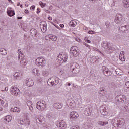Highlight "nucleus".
I'll list each match as a JSON object with an SVG mask.
<instances>
[{
  "label": "nucleus",
  "mask_w": 129,
  "mask_h": 129,
  "mask_svg": "<svg viewBox=\"0 0 129 129\" xmlns=\"http://www.w3.org/2000/svg\"><path fill=\"white\" fill-rule=\"evenodd\" d=\"M122 3L123 6L125 9H128L129 8V0H123Z\"/></svg>",
  "instance_id": "22"
},
{
  "label": "nucleus",
  "mask_w": 129,
  "mask_h": 129,
  "mask_svg": "<svg viewBox=\"0 0 129 129\" xmlns=\"http://www.w3.org/2000/svg\"><path fill=\"white\" fill-rule=\"evenodd\" d=\"M36 108L40 110V111H43L45 110L46 108V102L44 100H41L38 102L36 104Z\"/></svg>",
  "instance_id": "2"
},
{
  "label": "nucleus",
  "mask_w": 129,
  "mask_h": 129,
  "mask_svg": "<svg viewBox=\"0 0 129 129\" xmlns=\"http://www.w3.org/2000/svg\"><path fill=\"white\" fill-rule=\"evenodd\" d=\"M19 89L16 87H12L10 89V92H11V94L13 92H15V91L18 90Z\"/></svg>",
  "instance_id": "32"
},
{
  "label": "nucleus",
  "mask_w": 129,
  "mask_h": 129,
  "mask_svg": "<svg viewBox=\"0 0 129 129\" xmlns=\"http://www.w3.org/2000/svg\"><path fill=\"white\" fill-rule=\"evenodd\" d=\"M12 119H13V117L11 116H6L5 117L4 120L7 122H10Z\"/></svg>",
  "instance_id": "25"
},
{
  "label": "nucleus",
  "mask_w": 129,
  "mask_h": 129,
  "mask_svg": "<svg viewBox=\"0 0 129 129\" xmlns=\"http://www.w3.org/2000/svg\"><path fill=\"white\" fill-rule=\"evenodd\" d=\"M35 63L37 66H41V67H43V66L46 64V60L43 57H38L36 59Z\"/></svg>",
  "instance_id": "5"
},
{
  "label": "nucleus",
  "mask_w": 129,
  "mask_h": 129,
  "mask_svg": "<svg viewBox=\"0 0 129 129\" xmlns=\"http://www.w3.org/2000/svg\"><path fill=\"white\" fill-rule=\"evenodd\" d=\"M39 4H40V5L41 6L42 8H44V7H45V4H44V3H43V2H40Z\"/></svg>",
  "instance_id": "43"
},
{
  "label": "nucleus",
  "mask_w": 129,
  "mask_h": 129,
  "mask_svg": "<svg viewBox=\"0 0 129 129\" xmlns=\"http://www.w3.org/2000/svg\"><path fill=\"white\" fill-rule=\"evenodd\" d=\"M99 125H101V126H104V125H106V124H108V122H102V121H99L98 122Z\"/></svg>",
  "instance_id": "31"
},
{
  "label": "nucleus",
  "mask_w": 129,
  "mask_h": 129,
  "mask_svg": "<svg viewBox=\"0 0 129 129\" xmlns=\"http://www.w3.org/2000/svg\"><path fill=\"white\" fill-rule=\"evenodd\" d=\"M60 28H64L65 27V25H64V24H60Z\"/></svg>",
  "instance_id": "54"
},
{
  "label": "nucleus",
  "mask_w": 129,
  "mask_h": 129,
  "mask_svg": "<svg viewBox=\"0 0 129 129\" xmlns=\"http://www.w3.org/2000/svg\"><path fill=\"white\" fill-rule=\"evenodd\" d=\"M51 24H52V25H53V26H55V27H56V28H58V27H57V25H56V24H54V23L50 22Z\"/></svg>",
  "instance_id": "56"
},
{
  "label": "nucleus",
  "mask_w": 129,
  "mask_h": 129,
  "mask_svg": "<svg viewBox=\"0 0 129 129\" xmlns=\"http://www.w3.org/2000/svg\"><path fill=\"white\" fill-rule=\"evenodd\" d=\"M104 91H105V88L101 87L99 88L98 93L100 94V96H104V95H105V93H104Z\"/></svg>",
  "instance_id": "16"
},
{
  "label": "nucleus",
  "mask_w": 129,
  "mask_h": 129,
  "mask_svg": "<svg viewBox=\"0 0 129 129\" xmlns=\"http://www.w3.org/2000/svg\"><path fill=\"white\" fill-rule=\"evenodd\" d=\"M50 41H53V42H55V41H57V38H53L51 37Z\"/></svg>",
  "instance_id": "46"
},
{
  "label": "nucleus",
  "mask_w": 129,
  "mask_h": 129,
  "mask_svg": "<svg viewBox=\"0 0 129 129\" xmlns=\"http://www.w3.org/2000/svg\"><path fill=\"white\" fill-rule=\"evenodd\" d=\"M47 83L51 86H56L59 83V80L51 77L48 80Z\"/></svg>",
  "instance_id": "4"
},
{
  "label": "nucleus",
  "mask_w": 129,
  "mask_h": 129,
  "mask_svg": "<svg viewBox=\"0 0 129 129\" xmlns=\"http://www.w3.org/2000/svg\"><path fill=\"white\" fill-rule=\"evenodd\" d=\"M11 111H12L13 112H20L21 109L17 107H14V108L11 109Z\"/></svg>",
  "instance_id": "23"
},
{
  "label": "nucleus",
  "mask_w": 129,
  "mask_h": 129,
  "mask_svg": "<svg viewBox=\"0 0 129 129\" xmlns=\"http://www.w3.org/2000/svg\"><path fill=\"white\" fill-rule=\"evenodd\" d=\"M7 14L9 17H13V16H15V11L12 10L11 8H9L7 10Z\"/></svg>",
  "instance_id": "18"
},
{
  "label": "nucleus",
  "mask_w": 129,
  "mask_h": 129,
  "mask_svg": "<svg viewBox=\"0 0 129 129\" xmlns=\"http://www.w3.org/2000/svg\"><path fill=\"white\" fill-rule=\"evenodd\" d=\"M112 122H113L114 127H122L125 123V121L122 118H115L112 120Z\"/></svg>",
  "instance_id": "1"
},
{
  "label": "nucleus",
  "mask_w": 129,
  "mask_h": 129,
  "mask_svg": "<svg viewBox=\"0 0 129 129\" xmlns=\"http://www.w3.org/2000/svg\"><path fill=\"white\" fill-rule=\"evenodd\" d=\"M70 85H71V84H70V83H66L65 84V86H70Z\"/></svg>",
  "instance_id": "50"
},
{
  "label": "nucleus",
  "mask_w": 129,
  "mask_h": 129,
  "mask_svg": "<svg viewBox=\"0 0 129 129\" xmlns=\"http://www.w3.org/2000/svg\"><path fill=\"white\" fill-rule=\"evenodd\" d=\"M0 101L1 103V105L5 108H7L8 107L9 104L8 103V101L5 100L4 99H1Z\"/></svg>",
  "instance_id": "14"
},
{
  "label": "nucleus",
  "mask_w": 129,
  "mask_h": 129,
  "mask_svg": "<svg viewBox=\"0 0 129 129\" xmlns=\"http://www.w3.org/2000/svg\"><path fill=\"white\" fill-rule=\"evenodd\" d=\"M47 117H48V118H51V117H52V116H51L50 114H48L47 115Z\"/></svg>",
  "instance_id": "52"
},
{
  "label": "nucleus",
  "mask_w": 129,
  "mask_h": 129,
  "mask_svg": "<svg viewBox=\"0 0 129 129\" xmlns=\"http://www.w3.org/2000/svg\"><path fill=\"white\" fill-rule=\"evenodd\" d=\"M20 90H16V91H14V92H13L11 94H12V95H15L17 96L19 94H20Z\"/></svg>",
  "instance_id": "35"
},
{
  "label": "nucleus",
  "mask_w": 129,
  "mask_h": 129,
  "mask_svg": "<svg viewBox=\"0 0 129 129\" xmlns=\"http://www.w3.org/2000/svg\"><path fill=\"white\" fill-rule=\"evenodd\" d=\"M69 25L70 27H75L76 26V21L71 20L69 23Z\"/></svg>",
  "instance_id": "27"
},
{
  "label": "nucleus",
  "mask_w": 129,
  "mask_h": 129,
  "mask_svg": "<svg viewBox=\"0 0 129 129\" xmlns=\"http://www.w3.org/2000/svg\"><path fill=\"white\" fill-rule=\"evenodd\" d=\"M72 69H73V71L74 70H77V69H76V67H74V68H72Z\"/></svg>",
  "instance_id": "60"
},
{
  "label": "nucleus",
  "mask_w": 129,
  "mask_h": 129,
  "mask_svg": "<svg viewBox=\"0 0 129 129\" xmlns=\"http://www.w3.org/2000/svg\"><path fill=\"white\" fill-rule=\"evenodd\" d=\"M37 14L40 13V9H39V8H37Z\"/></svg>",
  "instance_id": "58"
},
{
  "label": "nucleus",
  "mask_w": 129,
  "mask_h": 129,
  "mask_svg": "<svg viewBox=\"0 0 129 129\" xmlns=\"http://www.w3.org/2000/svg\"><path fill=\"white\" fill-rule=\"evenodd\" d=\"M84 45L86 46V47H88V48H89V47H90V46H89L88 44H87V43H85Z\"/></svg>",
  "instance_id": "57"
},
{
  "label": "nucleus",
  "mask_w": 129,
  "mask_h": 129,
  "mask_svg": "<svg viewBox=\"0 0 129 129\" xmlns=\"http://www.w3.org/2000/svg\"><path fill=\"white\" fill-rule=\"evenodd\" d=\"M24 12L25 13V14H29V11L27 9L25 10Z\"/></svg>",
  "instance_id": "55"
},
{
  "label": "nucleus",
  "mask_w": 129,
  "mask_h": 129,
  "mask_svg": "<svg viewBox=\"0 0 129 129\" xmlns=\"http://www.w3.org/2000/svg\"><path fill=\"white\" fill-rule=\"evenodd\" d=\"M70 115L71 120H74V119H76V118H77L78 116H79L78 114L75 111L71 112L70 113Z\"/></svg>",
  "instance_id": "11"
},
{
  "label": "nucleus",
  "mask_w": 129,
  "mask_h": 129,
  "mask_svg": "<svg viewBox=\"0 0 129 129\" xmlns=\"http://www.w3.org/2000/svg\"><path fill=\"white\" fill-rule=\"evenodd\" d=\"M4 51L5 52H3L4 48H0V53L2 55H7V54H8V51H7L6 49H4Z\"/></svg>",
  "instance_id": "33"
},
{
  "label": "nucleus",
  "mask_w": 129,
  "mask_h": 129,
  "mask_svg": "<svg viewBox=\"0 0 129 129\" xmlns=\"http://www.w3.org/2000/svg\"><path fill=\"white\" fill-rule=\"evenodd\" d=\"M126 27H127V26L126 25H125L123 26H120L119 28V30L121 32H125V31H126V29H127Z\"/></svg>",
  "instance_id": "28"
},
{
  "label": "nucleus",
  "mask_w": 129,
  "mask_h": 129,
  "mask_svg": "<svg viewBox=\"0 0 129 129\" xmlns=\"http://www.w3.org/2000/svg\"><path fill=\"white\" fill-rule=\"evenodd\" d=\"M25 83L26 85L29 87H31V86H33V85H34V82L33 81H29L27 80L25 81Z\"/></svg>",
  "instance_id": "21"
},
{
  "label": "nucleus",
  "mask_w": 129,
  "mask_h": 129,
  "mask_svg": "<svg viewBox=\"0 0 129 129\" xmlns=\"http://www.w3.org/2000/svg\"><path fill=\"white\" fill-rule=\"evenodd\" d=\"M126 86H128V88H129V81L125 83Z\"/></svg>",
  "instance_id": "51"
},
{
  "label": "nucleus",
  "mask_w": 129,
  "mask_h": 129,
  "mask_svg": "<svg viewBox=\"0 0 129 129\" xmlns=\"http://www.w3.org/2000/svg\"><path fill=\"white\" fill-rule=\"evenodd\" d=\"M78 49L77 47L74 46L71 47L70 49V53L73 57H78L79 53L78 52Z\"/></svg>",
  "instance_id": "3"
},
{
  "label": "nucleus",
  "mask_w": 129,
  "mask_h": 129,
  "mask_svg": "<svg viewBox=\"0 0 129 129\" xmlns=\"http://www.w3.org/2000/svg\"><path fill=\"white\" fill-rule=\"evenodd\" d=\"M80 127L78 125L73 126L71 129H79Z\"/></svg>",
  "instance_id": "39"
},
{
  "label": "nucleus",
  "mask_w": 129,
  "mask_h": 129,
  "mask_svg": "<svg viewBox=\"0 0 129 129\" xmlns=\"http://www.w3.org/2000/svg\"><path fill=\"white\" fill-rule=\"evenodd\" d=\"M123 17L122 14L118 13L116 15L115 19L114 20V22L116 23V24H119V22L122 21Z\"/></svg>",
  "instance_id": "7"
},
{
  "label": "nucleus",
  "mask_w": 129,
  "mask_h": 129,
  "mask_svg": "<svg viewBox=\"0 0 129 129\" xmlns=\"http://www.w3.org/2000/svg\"><path fill=\"white\" fill-rule=\"evenodd\" d=\"M57 60L60 64H62L65 62V60L63 59V58L61 57V55L59 54V55L58 56Z\"/></svg>",
  "instance_id": "24"
},
{
  "label": "nucleus",
  "mask_w": 129,
  "mask_h": 129,
  "mask_svg": "<svg viewBox=\"0 0 129 129\" xmlns=\"http://www.w3.org/2000/svg\"><path fill=\"white\" fill-rule=\"evenodd\" d=\"M53 106L54 108H56V109H61L63 107V105L59 103H55Z\"/></svg>",
  "instance_id": "19"
},
{
  "label": "nucleus",
  "mask_w": 129,
  "mask_h": 129,
  "mask_svg": "<svg viewBox=\"0 0 129 129\" xmlns=\"http://www.w3.org/2000/svg\"><path fill=\"white\" fill-rule=\"evenodd\" d=\"M13 76L14 77H19V74H18V73H15L14 74Z\"/></svg>",
  "instance_id": "45"
},
{
  "label": "nucleus",
  "mask_w": 129,
  "mask_h": 129,
  "mask_svg": "<svg viewBox=\"0 0 129 129\" xmlns=\"http://www.w3.org/2000/svg\"><path fill=\"white\" fill-rule=\"evenodd\" d=\"M43 76H45V77H47L48 75H49V72L47 71L43 70L42 71V73Z\"/></svg>",
  "instance_id": "36"
},
{
  "label": "nucleus",
  "mask_w": 129,
  "mask_h": 129,
  "mask_svg": "<svg viewBox=\"0 0 129 129\" xmlns=\"http://www.w3.org/2000/svg\"><path fill=\"white\" fill-rule=\"evenodd\" d=\"M105 25L106 26L107 28H109L110 27V22L107 21L105 23Z\"/></svg>",
  "instance_id": "41"
},
{
  "label": "nucleus",
  "mask_w": 129,
  "mask_h": 129,
  "mask_svg": "<svg viewBox=\"0 0 129 129\" xmlns=\"http://www.w3.org/2000/svg\"><path fill=\"white\" fill-rule=\"evenodd\" d=\"M120 70H116V73H117V75H121V73H119V71Z\"/></svg>",
  "instance_id": "47"
},
{
  "label": "nucleus",
  "mask_w": 129,
  "mask_h": 129,
  "mask_svg": "<svg viewBox=\"0 0 129 129\" xmlns=\"http://www.w3.org/2000/svg\"><path fill=\"white\" fill-rule=\"evenodd\" d=\"M32 73L34 75H37V76H39V75H40V73H38V69H37L36 68L33 69Z\"/></svg>",
  "instance_id": "30"
},
{
  "label": "nucleus",
  "mask_w": 129,
  "mask_h": 129,
  "mask_svg": "<svg viewBox=\"0 0 129 129\" xmlns=\"http://www.w3.org/2000/svg\"><path fill=\"white\" fill-rule=\"evenodd\" d=\"M74 67H76L77 70H78V68H79V65H78V64H77V63L74 62L72 65L71 68H74Z\"/></svg>",
  "instance_id": "34"
},
{
  "label": "nucleus",
  "mask_w": 129,
  "mask_h": 129,
  "mask_svg": "<svg viewBox=\"0 0 129 129\" xmlns=\"http://www.w3.org/2000/svg\"><path fill=\"white\" fill-rule=\"evenodd\" d=\"M107 108L104 106H101L100 108V111L102 115H107L108 112H107Z\"/></svg>",
  "instance_id": "10"
},
{
  "label": "nucleus",
  "mask_w": 129,
  "mask_h": 129,
  "mask_svg": "<svg viewBox=\"0 0 129 129\" xmlns=\"http://www.w3.org/2000/svg\"><path fill=\"white\" fill-rule=\"evenodd\" d=\"M88 34H94V31L92 30H90L88 32Z\"/></svg>",
  "instance_id": "48"
},
{
  "label": "nucleus",
  "mask_w": 129,
  "mask_h": 129,
  "mask_svg": "<svg viewBox=\"0 0 129 129\" xmlns=\"http://www.w3.org/2000/svg\"><path fill=\"white\" fill-rule=\"evenodd\" d=\"M115 100L116 101H117L118 102H122L123 103L124 102V99H125V97H123V95H119L115 97Z\"/></svg>",
  "instance_id": "9"
},
{
  "label": "nucleus",
  "mask_w": 129,
  "mask_h": 129,
  "mask_svg": "<svg viewBox=\"0 0 129 129\" xmlns=\"http://www.w3.org/2000/svg\"><path fill=\"white\" fill-rule=\"evenodd\" d=\"M5 89V91H8V87H6Z\"/></svg>",
  "instance_id": "64"
},
{
  "label": "nucleus",
  "mask_w": 129,
  "mask_h": 129,
  "mask_svg": "<svg viewBox=\"0 0 129 129\" xmlns=\"http://www.w3.org/2000/svg\"><path fill=\"white\" fill-rule=\"evenodd\" d=\"M119 59L120 60H121V61H124V60H123V59L122 58V56L120 55L119 56Z\"/></svg>",
  "instance_id": "53"
},
{
  "label": "nucleus",
  "mask_w": 129,
  "mask_h": 129,
  "mask_svg": "<svg viewBox=\"0 0 129 129\" xmlns=\"http://www.w3.org/2000/svg\"><path fill=\"white\" fill-rule=\"evenodd\" d=\"M40 29L42 32H46L47 31V23L45 21H42L40 23Z\"/></svg>",
  "instance_id": "8"
},
{
  "label": "nucleus",
  "mask_w": 129,
  "mask_h": 129,
  "mask_svg": "<svg viewBox=\"0 0 129 129\" xmlns=\"http://www.w3.org/2000/svg\"><path fill=\"white\" fill-rule=\"evenodd\" d=\"M95 59H96V60H98V59H99V57L95 56Z\"/></svg>",
  "instance_id": "63"
},
{
  "label": "nucleus",
  "mask_w": 129,
  "mask_h": 129,
  "mask_svg": "<svg viewBox=\"0 0 129 129\" xmlns=\"http://www.w3.org/2000/svg\"><path fill=\"white\" fill-rule=\"evenodd\" d=\"M27 106H31V105H33V103H32V101H28L27 102Z\"/></svg>",
  "instance_id": "40"
},
{
  "label": "nucleus",
  "mask_w": 129,
  "mask_h": 129,
  "mask_svg": "<svg viewBox=\"0 0 129 129\" xmlns=\"http://www.w3.org/2000/svg\"><path fill=\"white\" fill-rule=\"evenodd\" d=\"M91 112H92V109L91 107H88L85 109L84 113L86 116H89V115H91Z\"/></svg>",
  "instance_id": "12"
},
{
  "label": "nucleus",
  "mask_w": 129,
  "mask_h": 129,
  "mask_svg": "<svg viewBox=\"0 0 129 129\" xmlns=\"http://www.w3.org/2000/svg\"><path fill=\"white\" fill-rule=\"evenodd\" d=\"M102 45L103 48H105V47H106V48H109V43H108V42L103 41Z\"/></svg>",
  "instance_id": "26"
},
{
  "label": "nucleus",
  "mask_w": 129,
  "mask_h": 129,
  "mask_svg": "<svg viewBox=\"0 0 129 129\" xmlns=\"http://www.w3.org/2000/svg\"><path fill=\"white\" fill-rule=\"evenodd\" d=\"M37 32L38 31L34 28L31 29L30 31V34L32 37H37Z\"/></svg>",
  "instance_id": "17"
},
{
  "label": "nucleus",
  "mask_w": 129,
  "mask_h": 129,
  "mask_svg": "<svg viewBox=\"0 0 129 129\" xmlns=\"http://www.w3.org/2000/svg\"><path fill=\"white\" fill-rule=\"evenodd\" d=\"M35 8L36 6H35V5H33L30 7V10H31V11H34Z\"/></svg>",
  "instance_id": "44"
},
{
  "label": "nucleus",
  "mask_w": 129,
  "mask_h": 129,
  "mask_svg": "<svg viewBox=\"0 0 129 129\" xmlns=\"http://www.w3.org/2000/svg\"><path fill=\"white\" fill-rule=\"evenodd\" d=\"M52 37H51V36H50V35H47L45 37V39L46 41H51V39Z\"/></svg>",
  "instance_id": "37"
},
{
  "label": "nucleus",
  "mask_w": 129,
  "mask_h": 129,
  "mask_svg": "<svg viewBox=\"0 0 129 129\" xmlns=\"http://www.w3.org/2000/svg\"><path fill=\"white\" fill-rule=\"evenodd\" d=\"M119 34H116L115 36L114 37V39L115 40H118V39H119Z\"/></svg>",
  "instance_id": "38"
},
{
  "label": "nucleus",
  "mask_w": 129,
  "mask_h": 129,
  "mask_svg": "<svg viewBox=\"0 0 129 129\" xmlns=\"http://www.w3.org/2000/svg\"><path fill=\"white\" fill-rule=\"evenodd\" d=\"M20 65L21 67H22V68H25L26 65H27V61L23 58H21V60L20 61Z\"/></svg>",
  "instance_id": "20"
},
{
  "label": "nucleus",
  "mask_w": 129,
  "mask_h": 129,
  "mask_svg": "<svg viewBox=\"0 0 129 129\" xmlns=\"http://www.w3.org/2000/svg\"><path fill=\"white\" fill-rule=\"evenodd\" d=\"M88 128L92 129L93 128V125L92 124H89L87 125Z\"/></svg>",
  "instance_id": "42"
},
{
  "label": "nucleus",
  "mask_w": 129,
  "mask_h": 129,
  "mask_svg": "<svg viewBox=\"0 0 129 129\" xmlns=\"http://www.w3.org/2000/svg\"><path fill=\"white\" fill-rule=\"evenodd\" d=\"M57 126L61 129H65L67 127V124L66 122L62 120L57 125Z\"/></svg>",
  "instance_id": "13"
},
{
  "label": "nucleus",
  "mask_w": 129,
  "mask_h": 129,
  "mask_svg": "<svg viewBox=\"0 0 129 129\" xmlns=\"http://www.w3.org/2000/svg\"><path fill=\"white\" fill-rule=\"evenodd\" d=\"M48 19L49 20V21H52V17H48Z\"/></svg>",
  "instance_id": "62"
},
{
  "label": "nucleus",
  "mask_w": 129,
  "mask_h": 129,
  "mask_svg": "<svg viewBox=\"0 0 129 129\" xmlns=\"http://www.w3.org/2000/svg\"><path fill=\"white\" fill-rule=\"evenodd\" d=\"M24 57H25V55L24 54H21V59H24Z\"/></svg>",
  "instance_id": "61"
},
{
  "label": "nucleus",
  "mask_w": 129,
  "mask_h": 129,
  "mask_svg": "<svg viewBox=\"0 0 129 129\" xmlns=\"http://www.w3.org/2000/svg\"><path fill=\"white\" fill-rule=\"evenodd\" d=\"M59 55L61 56V58L63 59V60H64V62H67V58H68L67 55H66V54H61V53H60Z\"/></svg>",
  "instance_id": "29"
},
{
  "label": "nucleus",
  "mask_w": 129,
  "mask_h": 129,
  "mask_svg": "<svg viewBox=\"0 0 129 129\" xmlns=\"http://www.w3.org/2000/svg\"><path fill=\"white\" fill-rule=\"evenodd\" d=\"M102 71L105 76H110L112 74L111 72L109 71V69L106 68L105 66L102 67Z\"/></svg>",
  "instance_id": "6"
},
{
  "label": "nucleus",
  "mask_w": 129,
  "mask_h": 129,
  "mask_svg": "<svg viewBox=\"0 0 129 129\" xmlns=\"http://www.w3.org/2000/svg\"><path fill=\"white\" fill-rule=\"evenodd\" d=\"M17 122L19 124H21L22 125L24 124H28L29 125L30 124L29 123V120L28 119L24 120V121L23 120H18Z\"/></svg>",
  "instance_id": "15"
},
{
  "label": "nucleus",
  "mask_w": 129,
  "mask_h": 129,
  "mask_svg": "<svg viewBox=\"0 0 129 129\" xmlns=\"http://www.w3.org/2000/svg\"><path fill=\"white\" fill-rule=\"evenodd\" d=\"M28 107H29L30 110H31V111H32V110H33V105H30V106H28Z\"/></svg>",
  "instance_id": "49"
},
{
  "label": "nucleus",
  "mask_w": 129,
  "mask_h": 129,
  "mask_svg": "<svg viewBox=\"0 0 129 129\" xmlns=\"http://www.w3.org/2000/svg\"><path fill=\"white\" fill-rule=\"evenodd\" d=\"M21 19H23V17H17L18 20H21Z\"/></svg>",
  "instance_id": "59"
}]
</instances>
